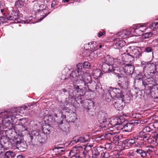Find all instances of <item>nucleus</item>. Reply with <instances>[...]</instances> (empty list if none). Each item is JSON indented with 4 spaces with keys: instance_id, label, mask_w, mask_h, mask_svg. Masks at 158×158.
I'll return each instance as SVG.
<instances>
[{
    "instance_id": "f257e3e1",
    "label": "nucleus",
    "mask_w": 158,
    "mask_h": 158,
    "mask_svg": "<svg viewBox=\"0 0 158 158\" xmlns=\"http://www.w3.org/2000/svg\"><path fill=\"white\" fill-rule=\"evenodd\" d=\"M17 112L16 110H11L8 111H5L3 110H0V125L2 124H7L11 125L13 123L11 122H14L17 121Z\"/></svg>"
},
{
    "instance_id": "f03ea898",
    "label": "nucleus",
    "mask_w": 158,
    "mask_h": 158,
    "mask_svg": "<svg viewBox=\"0 0 158 158\" xmlns=\"http://www.w3.org/2000/svg\"><path fill=\"white\" fill-rule=\"evenodd\" d=\"M107 114L104 112H100L97 115V119L100 123L99 126L105 129L106 127H108V121H107Z\"/></svg>"
},
{
    "instance_id": "7ed1b4c3",
    "label": "nucleus",
    "mask_w": 158,
    "mask_h": 158,
    "mask_svg": "<svg viewBox=\"0 0 158 158\" xmlns=\"http://www.w3.org/2000/svg\"><path fill=\"white\" fill-rule=\"evenodd\" d=\"M122 50L121 51L123 52V53H122L121 57L123 60L127 62L131 63L133 61L134 57L129 54L127 48L126 47H124Z\"/></svg>"
},
{
    "instance_id": "20e7f679",
    "label": "nucleus",
    "mask_w": 158,
    "mask_h": 158,
    "mask_svg": "<svg viewBox=\"0 0 158 158\" xmlns=\"http://www.w3.org/2000/svg\"><path fill=\"white\" fill-rule=\"evenodd\" d=\"M122 122L121 119L118 118H112L110 121H108V127H106L105 130L110 129V128H115L117 129L118 125H121Z\"/></svg>"
},
{
    "instance_id": "39448f33",
    "label": "nucleus",
    "mask_w": 158,
    "mask_h": 158,
    "mask_svg": "<svg viewBox=\"0 0 158 158\" xmlns=\"http://www.w3.org/2000/svg\"><path fill=\"white\" fill-rule=\"evenodd\" d=\"M152 129L149 126H146L142 128V131L139 132V137L142 139L143 140L148 139L150 135L148 133L152 131Z\"/></svg>"
},
{
    "instance_id": "423d86ee",
    "label": "nucleus",
    "mask_w": 158,
    "mask_h": 158,
    "mask_svg": "<svg viewBox=\"0 0 158 158\" xmlns=\"http://www.w3.org/2000/svg\"><path fill=\"white\" fill-rule=\"evenodd\" d=\"M138 123H139L138 122H134L131 123H127L125 125H123L122 123L121 125H118V127H117V130L119 131L120 130H122L124 131L130 132L132 130L133 125H137L138 124Z\"/></svg>"
},
{
    "instance_id": "0eeeda50",
    "label": "nucleus",
    "mask_w": 158,
    "mask_h": 158,
    "mask_svg": "<svg viewBox=\"0 0 158 158\" xmlns=\"http://www.w3.org/2000/svg\"><path fill=\"white\" fill-rule=\"evenodd\" d=\"M156 71V65L154 64L149 63L147 64L144 69H143V72H146L147 74L150 75L151 77L154 76Z\"/></svg>"
},
{
    "instance_id": "6e6552de",
    "label": "nucleus",
    "mask_w": 158,
    "mask_h": 158,
    "mask_svg": "<svg viewBox=\"0 0 158 158\" xmlns=\"http://www.w3.org/2000/svg\"><path fill=\"white\" fill-rule=\"evenodd\" d=\"M21 137L19 135H16V136H14L13 139V142L11 143V147H9L12 149L14 150L15 149L17 148L19 149V148H20L19 145L23 144L21 142Z\"/></svg>"
},
{
    "instance_id": "1a4fd4ad",
    "label": "nucleus",
    "mask_w": 158,
    "mask_h": 158,
    "mask_svg": "<svg viewBox=\"0 0 158 158\" xmlns=\"http://www.w3.org/2000/svg\"><path fill=\"white\" fill-rule=\"evenodd\" d=\"M76 148H73V149L70 151L69 152V156H71V158H89V156L88 153L87 152H82L81 154H80V155H79L78 154H73L71 155L73 152L74 151Z\"/></svg>"
},
{
    "instance_id": "9d476101",
    "label": "nucleus",
    "mask_w": 158,
    "mask_h": 158,
    "mask_svg": "<svg viewBox=\"0 0 158 158\" xmlns=\"http://www.w3.org/2000/svg\"><path fill=\"white\" fill-rule=\"evenodd\" d=\"M113 102V104L116 109L118 110H121L123 109L125 105L122 98H118L115 100H114Z\"/></svg>"
},
{
    "instance_id": "9b49d317",
    "label": "nucleus",
    "mask_w": 158,
    "mask_h": 158,
    "mask_svg": "<svg viewBox=\"0 0 158 158\" xmlns=\"http://www.w3.org/2000/svg\"><path fill=\"white\" fill-rule=\"evenodd\" d=\"M83 55L85 57H89L88 60H94L97 59L98 57V54L97 52L96 51L91 52L90 54V52L88 50H86L83 53Z\"/></svg>"
},
{
    "instance_id": "f8f14e48",
    "label": "nucleus",
    "mask_w": 158,
    "mask_h": 158,
    "mask_svg": "<svg viewBox=\"0 0 158 158\" xmlns=\"http://www.w3.org/2000/svg\"><path fill=\"white\" fill-rule=\"evenodd\" d=\"M124 73L128 75H130L134 72L135 67L131 64H126L123 68Z\"/></svg>"
},
{
    "instance_id": "ddd939ff",
    "label": "nucleus",
    "mask_w": 158,
    "mask_h": 158,
    "mask_svg": "<svg viewBox=\"0 0 158 158\" xmlns=\"http://www.w3.org/2000/svg\"><path fill=\"white\" fill-rule=\"evenodd\" d=\"M119 132V131L117 130V131L108 133L106 135L107 136L109 137L113 138V141L115 143L118 144L119 143V136L117 135V134Z\"/></svg>"
},
{
    "instance_id": "4468645a",
    "label": "nucleus",
    "mask_w": 158,
    "mask_h": 158,
    "mask_svg": "<svg viewBox=\"0 0 158 158\" xmlns=\"http://www.w3.org/2000/svg\"><path fill=\"white\" fill-rule=\"evenodd\" d=\"M15 133L14 130L9 129L5 131L6 136L3 137V139H5L7 141L10 140L14 136L13 134Z\"/></svg>"
},
{
    "instance_id": "2eb2a0df",
    "label": "nucleus",
    "mask_w": 158,
    "mask_h": 158,
    "mask_svg": "<svg viewBox=\"0 0 158 158\" xmlns=\"http://www.w3.org/2000/svg\"><path fill=\"white\" fill-rule=\"evenodd\" d=\"M152 81H150L148 80H144L142 81V84L145 87V89L147 90H149L150 92L151 90L153 88L154 84H152Z\"/></svg>"
},
{
    "instance_id": "dca6fc26",
    "label": "nucleus",
    "mask_w": 158,
    "mask_h": 158,
    "mask_svg": "<svg viewBox=\"0 0 158 158\" xmlns=\"http://www.w3.org/2000/svg\"><path fill=\"white\" fill-rule=\"evenodd\" d=\"M131 34L130 31H128L126 30H124L118 33L117 36L120 39H125L128 37Z\"/></svg>"
},
{
    "instance_id": "f3484780",
    "label": "nucleus",
    "mask_w": 158,
    "mask_h": 158,
    "mask_svg": "<svg viewBox=\"0 0 158 158\" xmlns=\"http://www.w3.org/2000/svg\"><path fill=\"white\" fill-rule=\"evenodd\" d=\"M8 15L9 20H17L19 17V12L18 10H13L10 14Z\"/></svg>"
},
{
    "instance_id": "a211bd4d",
    "label": "nucleus",
    "mask_w": 158,
    "mask_h": 158,
    "mask_svg": "<svg viewBox=\"0 0 158 158\" xmlns=\"http://www.w3.org/2000/svg\"><path fill=\"white\" fill-rule=\"evenodd\" d=\"M78 70H76L72 71L70 74L69 78L71 81L74 83H77V74L78 73Z\"/></svg>"
},
{
    "instance_id": "6ab92c4d",
    "label": "nucleus",
    "mask_w": 158,
    "mask_h": 158,
    "mask_svg": "<svg viewBox=\"0 0 158 158\" xmlns=\"http://www.w3.org/2000/svg\"><path fill=\"white\" fill-rule=\"evenodd\" d=\"M139 26L137 25H135L131 30V33L132 35L136 36H139L141 35L140 31L139 29Z\"/></svg>"
},
{
    "instance_id": "aec40b11",
    "label": "nucleus",
    "mask_w": 158,
    "mask_h": 158,
    "mask_svg": "<svg viewBox=\"0 0 158 158\" xmlns=\"http://www.w3.org/2000/svg\"><path fill=\"white\" fill-rule=\"evenodd\" d=\"M105 63L112 65L114 61V59L112 57L109 55H107L104 58Z\"/></svg>"
},
{
    "instance_id": "412c9836",
    "label": "nucleus",
    "mask_w": 158,
    "mask_h": 158,
    "mask_svg": "<svg viewBox=\"0 0 158 158\" xmlns=\"http://www.w3.org/2000/svg\"><path fill=\"white\" fill-rule=\"evenodd\" d=\"M91 79L90 76L88 74L85 73V76L83 80L82 83L84 85L86 86L87 84L88 83H91Z\"/></svg>"
},
{
    "instance_id": "4be33fe9",
    "label": "nucleus",
    "mask_w": 158,
    "mask_h": 158,
    "mask_svg": "<svg viewBox=\"0 0 158 158\" xmlns=\"http://www.w3.org/2000/svg\"><path fill=\"white\" fill-rule=\"evenodd\" d=\"M111 66L112 65L104 63L102 65V71L105 73L111 72Z\"/></svg>"
},
{
    "instance_id": "5701e85b",
    "label": "nucleus",
    "mask_w": 158,
    "mask_h": 158,
    "mask_svg": "<svg viewBox=\"0 0 158 158\" xmlns=\"http://www.w3.org/2000/svg\"><path fill=\"white\" fill-rule=\"evenodd\" d=\"M98 44L95 42L92 41L90 43L88 44V47H90V48H88L89 50H96L98 49Z\"/></svg>"
},
{
    "instance_id": "b1692460",
    "label": "nucleus",
    "mask_w": 158,
    "mask_h": 158,
    "mask_svg": "<svg viewBox=\"0 0 158 158\" xmlns=\"http://www.w3.org/2000/svg\"><path fill=\"white\" fill-rule=\"evenodd\" d=\"M78 70V73L77 74V83H78V82L81 81L82 82L84 77H85V73H84L83 72H82L80 70Z\"/></svg>"
},
{
    "instance_id": "393cba45",
    "label": "nucleus",
    "mask_w": 158,
    "mask_h": 158,
    "mask_svg": "<svg viewBox=\"0 0 158 158\" xmlns=\"http://www.w3.org/2000/svg\"><path fill=\"white\" fill-rule=\"evenodd\" d=\"M138 156L139 157H144L146 156L147 154L144 150L139 149H137L135 151Z\"/></svg>"
},
{
    "instance_id": "a878e982",
    "label": "nucleus",
    "mask_w": 158,
    "mask_h": 158,
    "mask_svg": "<svg viewBox=\"0 0 158 158\" xmlns=\"http://www.w3.org/2000/svg\"><path fill=\"white\" fill-rule=\"evenodd\" d=\"M125 45V42L124 40H121L119 41L116 43H114V46L115 47L116 46V48L118 49H120L123 47V48L124 47V46ZM126 47L127 48V47Z\"/></svg>"
},
{
    "instance_id": "bb28decb",
    "label": "nucleus",
    "mask_w": 158,
    "mask_h": 158,
    "mask_svg": "<svg viewBox=\"0 0 158 158\" xmlns=\"http://www.w3.org/2000/svg\"><path fill=\"white\" fill-rule=\"evenodd\" d=\"M103 98L105 100L108 102L111 101L113 98L107 91H106L103 94Z\"/></svg>"
},
{
    "instance_id": "cd10ccee",
    "label": "nucleus",
    "mask_w": 158,
    "mask_h": 158,
    "mask_svg": "<svg viewBox=\"0 0 158 158\" xmlns=\"http://www.w3.org/2000/svg\"><path fill=\"white\" fill-rule=\"evenodd\" d=\"M149 137H148V139H147V140H143L145 141H147L148 143H150L151 144L154 145L155 146H156L158 144V140L157 139H154L153 138V139H152V138H151Z\"/></svg>"
},
{
    "instance_id": "c85d7f7f",
    "label": "nucleus",
    "mask_w": 158,
    "mask_h": 158,
    "mask_svg": "<svg viewBox=\"0 0 158 158\" xmlns=\"http://www.w3.org/2000/svg\"><path fill=\"white\" fill-rule=\"evenodd\" d=\"M113 89L114 92L116 95L117 98L118 99L123 98V95L121 94L122 92L120 89L116 88H114Z\"/></svg>"
},
{
    "instance_id": "c756f323",
    "label": "nucleus",
    "mask_w": 158,
    "mask_h": 158,
    "mask_svg": "<svg viewBox=\"0 0 158 158\" xmlns=\"http://www.w3.org/2000/svg\"><path fill=\"white\" fill-rule=\"evenodd\" d=\"M15 156V153L11 151H7L5 155V158H14Z\"/></svg>"
},
{
    "instance_id": "7c9ffc66",
    "label": "nucleus",
    "mask_w": 158,
    "mask_h": 158,
    "mask_svg": "<svg viewBox=\"0 0 158 158\" xmlns=\"http://www.w3.org/2000/svg\"><path fill=\"white\" fill-rule=\"evenodd\" d=\"M52 114L56 117H57V114L60 111L59 108L57 106H55L52 109Z\"/></svg>"
},
{
    "instance_id": "2f4dec72",
    "label": "nucleus",
    "mask_w": 158,
    "mask_h": 158,
    "mask_svg": "<svg viewBox=\"0 0 158 158\" xmlns=\"http://www.w3.org/2000/svg\"><path fill=\"white\" fill-rule=\"evenodd\" d=\"M131 147V145L127 140L124 141L122 144V147L124 149H127Z\"/></svg>"
},
{
    "instance_id": "473e14b6",
    "label": "nucleus",
    "mask_w": 158,
    "mask_h": 158,
    "mask_svg": "<svg viewBox=\"0 0 158 158\" xmlns=\"http://www.w3.org/2000/svg\"><path fill=\"white\" fill-rule=\"evenodd\" d=\"M55 150L56 152H58V154L60 155L63 154V152L64 151L63 148L59 147H55Z\"/></svg>"
},
{
    "instance_id": "72a5a7b5",
    "label": "nucleus",
    "mask_w": 158,
    "mask_h": 158,
    "mask_svg": "<svg viewBox=\"0 0 158 158\" xmlns=\"http://www.w3.org/2000/svg\"><path fill=\"white\" fill-rule=\"evenodd\" d=\"M101 157L103 158H113V156L109 155L108 152H103L101 154Z\"/></svg>"
},
{
    "instance_id": "f704fd0d",
    "label": "nucleus",
    "mask_w": 158,
    "mask_h": 158,
    "mask_svg": "<svg viewBox=\"0 0 158 158\" xmlns=\"http://www.w3.org/2000/svg\"><path fill=\"white\" fill-rule=\"evenodd\" d=\"M87 141V140L85 139V137L81 136L80 137L77 139H76L75 140H73V141H75L76 143L80 142V143H85Z\"/></svg>"
},
{
    "instance_id": "c9c22d12",
    "label": "nucleus",
    "mask_w": 158,
    "mask_h": 158,
    "mask_svg": "<svg viewBox=\"0 0 158 158\" xmlns=\"http://www.w3.org/2000/svg\"><path fill=\"white\" fill-rule=\"evenodd\" d=\"M8 15H7L4 17H0V21L1 23H4L7 22L9 20V18H8Z\"/></svg>"
},
{
    "instance_id": "e433bc0d",
    "label": "nucleus",
    "mask_w": 158,
    "mask_h": 158,
    "mask_svg": "<svg viewBox=\"0 0 158 158\" xmlns=\"http://www.w3.org/2000/svg\"><path fill=\"white\" fill-rule=\"evenodd\" d=\"M15 6L18 8L22 7L24 6V2L21 0L17 1L15 3Z\"/></svg>"
},
{
    "instance_id": "4c0bfd02",
    "label": "nucleus",
    "mask_w": 158,
    "mask_h": 158,
    "mask_svg": "<svg viewBox=\"0 0 158 158\" xmlns=\"http://www.w3.org/2000/svg\"><path fill=\"white\" fill-rule=\"evenodd\" d=\"M107 91L109 92L110 95L113 98H117L116 95L114 92L113 89L112 88H110L109 89H108Z\"/></svg>"
},
{
    "instance_id": "58836bf2",
    "label": "nucleus",
    "mask_w": 158,
    "mask_h": 158,
    "mask_svg": "<svg viewBox=\"0 0 158 158\" xmlns=\"http://www.w3.org/2000/svg\"><path fill=\"white\" fill-rule=\"evenodd\" d=\"M73 87L75 91H76L78 93H80V95L81 94V92L82 93V89L79 86L74 85H73ZM82 94H83V93H82Z\"/></svg>"
},
{
    "instance_id": "ea45409f",
    "label": "nucleus",
    "mask_w": 158,
    "mask_h": 158,
    "mask_svg": "<svg viewBox=\"0 0 158 158\" xmlns=\"http://www.w3.org/2000/svg\"><path fill=\"white\" fill-rule=\"evenodd\" d=\"M47 139V135L44 134H43L42 135L40 136V140L41 143H44Z\"/></svg>"
},
{
    "instance_id": "a19ab883",
    "label": "nucleus",
    "mask_w": 158,
    "mask_h": 158,
    "mask_svg": "<svg viewBox=\"0 0 158 158\" xmlns=\"http://www.w3.org/2000/svg\"><path fill=\"white\" fill-rule=\"evenodd\" d=\"M150 28L151 29H154L158 28V22H154L150 25Z\"/></svg>"
},
{
    "instance_id": "79ce46f5",
    "label": "nucleus",
    "mask_w": 158,
    "mask_h": 158,
    "mask_svg": "<svg viewBox=\"0 0 158 158\" xmlns=\"http://www.w3.org/2000/svg\"><path fill=\"white\" fill-rule=\"evenodd\" d=\"M152 35V33L151 32L144 33L143 35V38L146 39L151 37Z\"/></svg>"
},
{
    "instance_id": "37998d69",
    "label": "nucleus",
    "mask_w": 158,
    "mask_h": 158,
    "mask_svg": "<svg viewBox=\"0 0 158 158\" xmlns=\"http://www.w3.org/2000/svg\"><path fill=\"white\" fill-rule=\"evenodd\" d=\"M137 26H139V28L138 29H139L141 35L142 33L146 30V27L144 26L141 25L139 24L137 25Z\"/></svg>"
},
{
    "instance_id": "c03bdc74",
    "label": "nucleus",
    "mask_w": 158,
    "mask_h": 158,
    "mask_svg": "<svg viewBox=\"0 0 158 158\" xmlns=\"http://www.w3.org/2000/svg\"><path fill=\"white\" fill-rule=\"evenodd\" d=\"M111 72H113L114 73L116 74V75L118 77H121V76H120V74L119 73H118L117 71H118V69H117V68H112V66H111Z\"/></svg>"
},
{
    "instance_id": "a18cd8bd",
    "label": "nucleus",
    "mask_w": 158,
    "mask_h": 158,
    "mask_svg": "<svg viewBox=\"0 0 158 158\" xmlns=\"http://www.w3.org/2000/svg\"><path fill=\"white\" fill-rule=\"evenodd\" d=\"M127 140L131 146L132 144L134 143L135 144V142H137V139H135V138H134L133 139H127Z\"/></svg>"
},
{
    "instance_id": "49530a36",
    "label": "nucleus",
    "mask_w": 158,
    "mask_h": 158,
    "mask_svg": "<svg viewBox=\"0 0 158 158\" xmlns=\"http://www.w3.org/2000/svg\"><path fill=\"white\" fill-rule=\"evenodd\" d=\"M142 56L141 53L137 50H136L135 52L134 53V57L136 58L139 59Z\"/></svg>"
},
{
    "instance_id": "de8ad7c7",
    "label": "nucleus",
    "mask_w": 158,
    "mask_h": 158,
    "mask_svg": "<svg viewBox=\"0 0 158 158\" xmlns=\"http://www.w3.org/2000/svg\"><path fill=\"white\" fill-rule=\"evenodd\" d=\"M106 34V31L102 30V31H100L98 33V37H100Z\"/></svg>"
},
{
    "instance_id": "09e8293b",
    "label": "nucleus",
    "mask_w": 158,
    "mask_h": 158,
    "mask_svg": "<svg viewBox=\"0 0 158 158\" xmlns=\"http://www.w3.org/2000/svg\"><path fill=\"white\" fill-rule=\"evenodd\" d=\"M83 68L89 69L90 67V63L88 62H85L83 64Z\"/></svg>"
},
{
    "instance_id": "8fccbe9b",
    "label": "nucleus",
    "mask_w": 158,
    "mask_h": 158,
    "mask_svg": "<svg viewBox=\"0 0 158 158\" xmlns=\"http://www.w3.org/2000/svg\"><path fill=\"white\" fill-rule=\"evenodd\" d=\"M116 62L119 66L123 65L125 64V63L123 60H121L118 59L117 60Z\"/></svg>"
},
{
    "instance_id": "3c124183",
    "label": "nucleus",
    "mask_w": 158,
    "mask_h": 158,
    "mask_svg": "<svg viewBox=\"0 0 158 158\" xmlns=\"http://www.w3.org/2000/svg\"><path fill=\"white\" fill-rule=\"evenodd\" d=\"M105 146L106 149H108L109 150H111L113 147L112 144L110 143L106 144L105 145Z\"/></svg>"
},
{
    "instance_id": "603ef678",
    "label": "nucleus",
    "mask_w": 158,
    "mask_h": 158,
    "mask_svg": "<svg viewBox=\"0 0 158 158\" xmlns=\"http://www.w3.org/2000/svg\"><path fill=\"white\" fill-rule=\"evenodd\" d=\"M5 151V147L3 145L0 143V155Z\"/></svg>"
},
{
    "instance_id": "864d4df0",
    "label": "nucleus",
    "mask_w": 158,
    "mask_h": 158,
    "mask_svg": "<svg viewBox=\"0 0 158 158\" xmlns=\"http://www.w3.org/2000/svg\"><path fill=\"white\" fill-rule=\"evenodd\" d=\"M98 151H99V150H98V148H97L96 149L94 150L93 152V155H95L96 156H98L100 154L99 152H98Z\"/></svg>"
},
{
    "instance_id": "5fc2aeb1",
    "label": "nucleus",
    "mask_w": 158,
    "mask_h": 158,
    "mask_svg": "<svg viewBox=\"0 0 158 158\" xmlns=\"http://www.w3.org/2000/svg\"><path fill=\"white\" fill-rule=\"evenodd\" d=\"M152 48L151 47H147L145 49V51L147 52H152Z\"/></svg>"
},
{
    "instance_id": "6e6d98bb",
    "label": "nucleus",
    "mask_w": 158,
    "mask_h": 158,
    "mask_svg": "<svg viewBox=\"0 0 158 158\" xmlns=\"http://www.w3.org/2000/svg\"><path fill=\"white\" fill-rule=\"evenodd\" d=\"M58 0H54L51 4V7H54V6L57 5L58 4Z\"/></svg>"
},
{
    "instance_id": "4d7b16f0",
    "label": "nucleus",
    "mask_w": 158,
    "mask_h": 158,
    "mask_svg": "<svg viewBox=\"0 0 158 158\" xmlns=\"http://www.w3.org/2000/svg\"><path fill=\"white\" fill-rule=\"evenodd\" d=\"M77 70H80V69H82L83 68V64L78 63L77 65Z\"/></svg>"
},
{
    "instance_id": "13d9d810",
    "label": "nucleus",
    "mask_w": 158,
    "mask_h": 158,
    "mask_svg": "<svg viewBox=\"0 0 158 158\" xmlns=\"http://www.w3.org/2000/svg\"><path fill=\"white\" fill-rule=\"evenodd\" d=\"M127 156L130 158H134V153L133 152H130L127 154Z\"/></svg>"
},
{
    "instance_id": "bf43d9fd",
    "label": "nucleus",
    "mask_w": 158,
    "mask_h": 158,
    "mask_svg": "<svg viewBox=\"0 0 158 158\" xmlns=\"http://www.w3.org/2000/svg\"><path fill=\"white\" fill-rule=\"evenodd\" d=\"M98 150H99V151H103L105 150L106 149V148H105V147H103L102 146H100L99 147H97Z\"/></svg>"
},
{
    "instance_id": "052dcab7",
    "label": "nucleus",
    "mask_w": 158,
    "mask_h": 158,
    "mask_svg": "<svg viewBox=\"0 0 158 158\" xmlns=\"http://www.w3.org/2000/svg\"><path fill=\"white\" fill-rule=\"evenodd\" d=\"M135 139H137V142H135V145L136 144V143L138 144H139L140 145H142L144 143V142L143 141L140 142V139H139L138 138H136L135 137Z\"/></svg>"
},
{
    "instance_id": "680f3d73",
    "label": "nucleus",
    "mask_w": 158,
    "mask_h": 158,
    "mask_svg": "<svg viewBox=\"0 0 158 158\" xmlns=\"http://www.w3.org/2000/svg\"><path fill=\"white\" fill-rule=\"evenodd\" d=\"M74 95L73 94L69 93V98L70 100V99H74Z\"/></svg>"
},
{
    "instance_id": "e2e57ef3",
    "label": "nucleus",
    "mask_w": 158,
    "mask_h": 158,
    "mask_svg": "<svg viewBox=\"0 0 158 158\" xmlns=\"http://www.w3.org/2000/svg\"><path fill=\"white\" fill-rule=\"evenodd\" d=\"M19 123H21V124H23L25 123L26 120L25 118H22L19 119Z\"/></svg>"
},
{
    "instance_id": "0e129e2a",
    "label": "nucleus",
    "mask_w": 158,
    "mask_h": 158,
    "mask_svg": "<svg viewBox=\"0 0 158 158\" xmlns=\"http://www.w3.org/2000/svg\"><path fill=\"white\" fill-rule=\"evenodd\" d=\"M149 64V63H146V62H145L144 61H142L141 62V66L143 68V69H144V67L146 66V65L147 64Z\"/></svg>"
},
{
    "instance_id": "69168bd1",
    "label": "nucleus",
    "mask_w": 158,
    "mask_h": 158,
    "mask_svg": "<svg viewBox=\"0 0 158 158\" xmlns=\"http://www.w3.org/2000/svg\"><path fill=\"white\" fill-rule=\"evenodd\" d=\"M62 109L63 110L67 112H69L70 111V109L66 107H64Z\"/></svg>"
},
{
    "instance_id": "338daca9",
    "label": "nucleus",
    "mask_w": 158,
    "mask_h": 158,
    "mask_svg": "<svg viewBox=\"0 0 158 158\" xmlns=\"http://www.w3.org/2000/svg\"><path fill=\"white\" fill-rule=\"evenodd\" d=\"M152 137L155 139H157L158 140V133H156L154 134L153 136H152Z\"/></svg>"
},
{
    "instance_id": "774afa93",
    "label": "nucleus",
    "mask_w": 158,
    "mask_h": 158,
    "mask_svg": "<svg viewBox=\"0 0 158 158\" xmlns=\"http://www.w3.org/2000/svg\"><path fill=\"white\" fill-rule=\"evenodd\" d=\"M152 126L154 128L158 129V122L154 123Z\"/></svg>"
}]
</instances>
